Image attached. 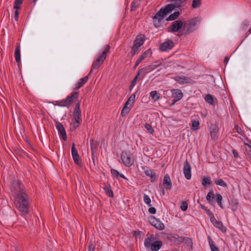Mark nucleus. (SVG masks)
<instances>
[{
	"mask_svg": "<svg viewBox=\"0 0 251 251\" xmlns=\"http://www.w3.org/2000/svg\"><path fill=\"white\" fill-rule=\"evenodd\" d=\"M15 204L16 207L24 214L28 213L29 198L25 193H22L16 196Z\"/></svg>",
	"mask_w": 251,
	"mask_h": 251,
	"instance_id": "nucleus-1",
	"label": "nucleus"
},
{
	"mask_svg": "<svg viewBox=\"0 0 251 251\" xmlns=\"http://www.w3.org/2000/svg\"><path fill=\"white\" fill-rule=\"evenodd\" d=\"M201 18L195 17L186 21L183 23V29L179 31L180 35H188L193 32L200 23Z\"/></svg>",
	"mask_w": 251,
	"mask_h": 251,
	"instance_id": "nucleus-2",
	"label": "nucleus"
},
{
	"mask_svg": "<svg viewBox=\"0 0 251 251\" xmlns=\"http://www.w3.org/2000/svg\"><path fill=\"white\" fill-rule=\"evenodd\" d=\"M110 49V46L108 44L104 47V50L101 53H100L98 55L96 59L93 62L91 70L89 73L88 75H90L94 70L98 69L101 66L106 59L107 54L109 52Z\"/></svg>",
	"mask_w": 251,
	"mask_h": 251,
	"instance_id": "nucleus-3",
	"label": "nucleus"
},
{
	"mask_svg": "<svg viewBox=\"0 0 251 251\" xmlns=\"http://www.w3.org/2000/svg\"><path fill=\"white\" fill-rule=\"evenodd\" d=\"M155 238L153 234H151L146 238L144 241V246L148 250L151 251H158L162 246L161 241H155Z\"/></svg>",
	"mask_w": 251,
	"mask_h": 251,
	"instance_id": "nucleus-4",
	"label": "nucleus"
},
{
	"mask_svg": "<svg viewBox=\"0 0 251 251\" xmlns=\"http://www.w3.org/2000/svg\"><path fill=\"white\" fill-rule=\"evenodd\" d=\"M80 103L78 101L75 105L73 114V128L75 130L82 123V120L81 118V112L80 109Z\"/></svg>",
	"mask_w": 251,
	"mask_h": 251,
	"instance_id": "nucleus-5",
	"label": "nucleus"
},
{
	"mask_svg": "<svg viewBox=\"0 0 251 251\" xmlns=\"http://www.w3.org/2000/svg\"><path fill=\"white\" fill-rule=\"evenodd\" d=\"M24 186L19 180H15L11 183V191L13 194L16 196L22 193H25L24 189Z\"/></svg>",
	"mask_w": 251,
	"mask_h": 251,
	"instance_id": "nucleus-6",
	"label": "nucleus"
},
{
	"mask_svg": "<svg viewBox=\"0 0 251 251\" xmlns=\"http://www.w3.org/2000/svg\"><path fill=\"white\" fill-rule=\"evenodd\" d=\"M121 159L124 165L128 167L131 166L134 162V159L131 158L129 151H123L121 153Z\"/></svg>",
	"mask_w": 251,
	"mask_h": 251,
	"instance_id": "nucleus-7",
	"label": "nucleus"
},
{
	"mask_svg": "<svg viewBox=\"0 0 251 251\" xmlns=\"http://www.w3.org/2000/svg\"><path fill=\"white\" fill-rule=\"evenodd\" d=\"M148 221L151 225L159 230H162L165 228L164 224L160 220L154 216H151L149 217Z\"/></svg>",
	"mask_w": 251,
	"mask_h": 251,
	"instance_id": "nucleus-8",
	"label": "nucleus"
},
{
	"mask_svg": "<svg viewBox=\"0 0 251 251\" xmlns=\"http://www.w3.org/2000/svg\"><path fill=\"white\" fill-rule=\"evenodd\" d=\"M162 237L164 239H167L171 242H172L176 245H179L182 243V236H179L177 234H171L169 233H164Z\"/></svg>",
	"mask_w": 251,
	"mask_h": 251,
	"instance_id": "nucleus-9",
	"label": "nucleus"
},
{
	"mask_svg": "<svg viewBox=\"0 0 251 251\" xmlns=\"http://www.w3.org/2000/svg\"><path fill=\"white\" fill-rule=\"evenodd\" d=\"M183 23L180 20H176L172 23L171 26L168 27V31L170 32H177L181 28L183 29Z\"/></svg>",
	"mask_w": 251,
	"mask_h": 251,
	"instance_id": "nucleus-10",
	"label": "nucleus"
},
{
	"mask_svg": "<svg viewBox=\"0 0 251 251\" xmlns=\"http://www.w3.org/2000/svg\"><path fill=\"white\" fill-rule=\"evenodd\" d=\"M175 46L174 42L171 39H167L165 42L160 44L159 49L162 51H168Z\"/></svg>",
	"mask_w": 251,
	"mask_h": 251,
	"instance_id": "nucleus-11",
	"label": "nucleus"
},
{
	"mask_svg": "<svg viewBox=\"0 0 251 251\" xmlns=\"http://www.w3.org/2000/svg\"><path fill=\"white\" fill-rule=\"evenodd\" d=\"M79 97L78 92L75 91H73L70 95H68L66 98H65L66 102H67L68 107H70L73 103L76 102Z\"/></svg>",
	"mask_w": 251,
	"mask_h": 251,
	"instance_id": "nucleus-12",
	"label": "nucleus"
},
{
	"mask_svg": "<svg viewBox=\"0 0 251 251\" xmlns=\"http://www.w3.org/2000/svg\"><path fill=\"white\" fill-rule=\"evenodd\" d=\"M71 153L75 163L78 166H81V162L79 160V156L74 143L72 145Z\"/></svg>",
	"mask_w": 251,
	"mask_h": 251,
	"instance_id": "nucleus-13",
	"label": "nucleus"
},
{
	"mask_svg": "<svg viewBox=\"0 0 251 251\" xmlns=\"http://www.w3.org/2000/svg\"><path fill=\"white\" fill-rule=\"evenodd\" d=\"M211 138L215 140L218 138L219 128L217 124H212L209 128Z\"/></svg>",
	"mask_w": 251,
	"mask_h": 251,
	"instance_id": "nucleus-14",
	"label": "nucleus"
},
{
	"mask_svg": "<svg viewBox=\"0 0 251 251\" xmlns=\"http://www.w3.org/2000/svg\"><path fill=\"white\" fill-rule=\"evenodd\" d=\"M183 171L186 178L190 179L191 178V167L187 159L184 162Z\"/></svg>",
	"mask_w": 251,
	"mask_h": 251,
	"instance_id": "nucleus-15",
	"label": "nucleus"
},
{
	"mask_svg": "<svg viewBox=\"0 0 251 251\" xmlns=\"http://www.w3.org/2000/svg\"><path fill=\"white\" fill-rule=\"evenodd\" d=\"M171 91L172 92V98H173V103L179 101L182 98L183 94L180 90L173 89Z\"/></svg>",
	"mask_w": 251,
	"mask_h": 251,
	"instance_id": "nucleus-16",
	"label": "nucleus"
},
{
	"mask_svg": "<svg viewBox=\"0 0 251 251\" xmlns=\"http://www.w3.org/2000/svg\"><path fill=\"white\" fill-rule=\"evenodd\" d=\"M55 126L59 134L62 136L63 139L66 141L67 140V134L63 125L58 121H55Z\"/></svg>",
	"mask_w": 251,
	"mask_h": 251,
	"instance_id": "nucleus-17",
	"label": "nucleus"
},
{
	"mask_svg": "<svg viewBox=\"0 0 251 251\" xmlns=\"http://www.w3.org/2000/svg\"><path fill=\"white\" fill-rule=\"evenodd\" d=\"M178 8L174 3L168 4L164 8H162L159 10V14L161 13L163 16H166L168 13L175 9Z\"/></svg>",
	"mask_w": 251,
	"mask_h": 251,
	"instance_id": "nucleus-18",
	"label": "nucleus"
},
{
	"mask_svg": "<svg viewBox=\"0 0 251 251\" xmlns=\"http://www.w3.org/2000/svg\"><path fill=\"white\" fill-rule=\"evenodd\" d=\"M165 16H163L161 13L159 14V11L157 12L153 17V25L156 27H159L162 25V22Z\"/></svg>",
	"mask_w": 251,
	"mask_h": 251,
	"instance_id": "nucleus-19",
	"label": "nucleus"
},
{
	"mask_svg": "<svg viewBox=\"0 0 251 251\" xmlns=\"http://www.w3.org/2000/svg\"><path fill=\"white\" fill-rule=\"evenodd\" d=\"M213 226L218 228L223 233H226V228L225 226L221 221L217 220L216 219L213 218V220L210 221Z\"/></svg>",
	"mask_w": 251,
	"mask_h": 251,
	"instance_id": "nucleus-20",
	"label": "nucleus"
},
{
	"mask_svg": "<svg viewBox=\"0 0 251 251\" xmlns=\"http://www.w3.org/2000/svg\"><path fill=\"white\" fill-rule=\"evenodd\" d=\"M145 41V36L143 34H139L136 37L135 39L133 41V44L140 47L144 44Z\"/></svg>",
	"mask_w": 251,
	"mask_h": 251,
	"instance_id": "nucleus-21",
	"label": "nucleus"
},
{
	"mask_svg": "<svg viewBox=\"0 0 251 251\" xmlns=\"http://www.w3.org/2000/svg\"><path fill=\"white\" fill-rule=\"evenodd\" d=\"M174 79L180 84L188 83L191 81V79L189 77L184 75L176 76Z\"/></svg>",
	"mask_w": 251,
	"mask_h": 251,
	"instance_id": "nucleus-22",
	"label": "nucleus"
},
{
	"mask_svg": "<svg viewBox=\"0 0 251 251\" xmlns=\"http://www.w3.org/2000/svg\"><path fill=\"white\" fill-rule=\"evenodd\" d=\"M163 184L167 190H170L172 188V182L170 177L168 174H166L163 178Z\"/></svg>",
	"mask_w": 251,
	"mask_h": 251,
	"instance_id": "nucleus-23",
	"label": "nucleus"
},
{
	"mask_svg": "<svg viewBox=\"0 0 251 251\" xmlns=\"http://www.w3.org/2000/svg\"><path fill=\"white\" fill-rule=\"evenodd\" d=\"M144 173L147 176L151 177V182H154L157 181L156 174L153 170L150 169L146 170L144 171Z\"/></svg>",
	"mask_w": 251,
	"mask_h": 251,
	"instance_id": "nucleus-24",
	"label": "nucleus"
},
{
	"mask_svg": "<svg viewBox=\"0 0 251 251\" xmlns=\"http://www.w3.org/2000/svg\"><path fill=\"white\" fill-rule=\"evenodd\" d=\"M89 75H87L83 78L79 79L78 82L75 84V90H78L80 88L82 87L85 83H86L88 80V76Z\"/></svg>",
	"mask_w": 251,
	"mask_h": 251,
	"instance_id": "nucleus-25",
	"label": "nucleus"
},
{
	"mask_svg": "<svg viewBox=\"0 0 251 251\" xmlns=\"http://www.w3.org/2000/svg\"><path fill=\"white\" fill-rule=\"evenodd\" d=\"M150 72H151L147 66L140 69L137 73V75L140 76L139 80L143 79L144 76Z\"/></svg>",
	"mask_w": 251,
	"mask_h": 251,
	"instance_id": "nucleus-26",
	"label": "nucleus"
},
{
	"mask_svg": "<svg viewBox=\"0 0 251 251\" xmlns=\"http://www.w3.org/2000/svg\"><path fill=\"white\" fill-rule=\"evenodd\" d=\"M181 241L182 243L184 242L185 244L187 246L189 250H193V243L192 239L191 238L187 237L182 236Z\"/></svg>",
	"mask_w": 251,
	"mask_h": 251,
	"instance_id": "nucleus-27",
	"label": "nucleus"
},
{
	"mask_svg": "<svg viewBox=\"0 0 251 251\" xmlns=\"http://www.w3.org/2000/svg\"><path fill=\"white\" fill-rule=\"evenodd\" d=\"M90 148L91 151L92 156L95 153L96 150L98 148L99 143L97 141H95L93 139H91L90 140Z\"/></svg>",
	"mask_w": 251,
	"mask_h": 251,
	"instance_id": "nucleus-28",
	"label": "nucleus"
},
{
	"mask_svg": "<svg viewBox=\"0 0 251 251\" xmlns=\"http://www.w3.org/2000/svg\"><path fill=\"white\" fill-rule=\"evenodd\" d=\"M215 197V195L214 194V191L213 189H211L208 193H207L206 199L207 201L211 204L214 202V198Z\"/></svg>",
	"mask_w": 251,
	"mask_h": 251,
	"instance_id": "nucleus-29",
	"label": "nucleus"
},
{
	"mask_svg": "<svg viewBox=\"0 0 251 251\" xmlns=\"http://www.w3.org/2000/svg\"><path fill=\"white\" fill-rule=\"evenodd\" d=\"M186 0H169V1L174 3L178 9H180V7L185 5Z\"/></svg>",
	"mask_w": 251,
	"mask_h": 251,
	"instance_id": "nucleus-30",
	"label": "nucleus"
},
{
	"mask_svg": "<svg viewBox=\"0 0 251 251\" xmlns=\"http://www.w3.org/2000/svg\"><path fill=\"white\" fill-rule=\"evenodd\" d=\"M202 185L204 187H206L208 185H211L212 184V180L210 177L208 176H204L202 179Z\"/></svg>",
	"mask_w": 251,
	"mask_h": 251,
	"instance_id": "nucleus-31",
	"label": "nucleus"
},
{
	"mask_svg": "<svg viewBox=\"0 0 251 251\" xmlns=\"http://www.w3.org/2000/svg\"><path fill=\"white\" fill-rule=\"evenodd\" d=\"M209 245L211 249V251H219V248L216 247L210 236L207 237Z\"/></svg>",
	"mask_w": 251,
	"mask_h": 251,
	"instance_id": "nucleus-32",
	"label": "nucleus"
},
{
	"mask_svg": "<svg viewBox=\"0 0 251 251\" xmlns=\"http://www.w3.org/2000/svg\"><path fill=\"white\" fill-rule=\"evenodd\" d=\"M216 201L217 202L218 205L222 209H224V206L222 204L223 197L219 193H216L215 194Z\"/></svg>",
	"mask_w": 251,
	"mask_h": 251,
	"instance_id": "nucleus-33",
	"label": "nucleus"
},
{
	"mask_svg": "<svg viewBox=\"0 0 251 251\" xmlns=\"http://www.w3.org/2000/svg\"><path fill=\"white\" fill-rule=\"evenodd\" d=\"M152 52L151 51V50L150 49L146 50L144 52V53L140 56L139 59L142 61L143 60H144L145 58L150 57L151 55Z\"/></svg>",
	"mask_w": 251,
	"mask_h": 251,
	"instance_id": "nucleus-34",
	"label": "nucleus"
},
{
	"mask_svg": "<svg viewBox=\"0 0 251 251\" xmlns=\"http://www.w3.org/2000/svg\"><path fill=\"white\" fill-rule=\"evenodd\" d=\"M15 57L17 62H19L21 61L20 47L19 45H17L16 47Z\"/></svg>",
	"mask_w": 251,
	"mask_h": 251,
	"instance_id": "nucleus-35",
	"label": "nucleus"
},
{
	"mask_svg": "<svg viewBox=\"0 0 251 251\" xmlns=\"http://www.w3.org/2000/svg\"><path fill=\"white\" fill-rule=\"evenodd\" d=\"M103 190L107 196L110 198H113L114 197L113 191L111 189L110 185L105 186L103 187Z\"/></svg>",
	"mask_w": 251,
	"mask_h": 251,
	"instance_id": "nucleus-36",
	"label": "nucleus"
},
{
	"mask_svg": "<svg viewBox=\"0 0 251 251\" xmlns=\"http://www.w3.org/2000/svg\"><path fill=\"white\" fill-rule=\"evenodd\" d=\"M204 100L205 101L209 104L211 105H215L214 102V97L212 95L207 94L204 98Z\"/></svg>",
	"mask_w": 251,
	"mask_h": 251,
	"instance_id": "nucleus-37",
	"label": "nucleus"
},
{
	"mask_svg": "<svg viewBox=\"0 0 251 251\" xmlns=\"http://www.w3.org/2000/svg\"><path fill=\"white\" fill-rule=\"evenodd\" d=\"M140 4V0H133L131 3V11H134Z\"/></svg>",
	"mask_w": 251,
	"mask_h": 251,
	"instance_id": "nucleus-38",
	"label": "nucleus"
},
{
	"mask_svg": "<svg viewBox=\"0 0 251 251\" xmlns=\"http://www.w3.org/2000/svg\"><path fill=\"white\" fill-rule=\"evenodd\" d=\"M192 122V126L191 129L192 130H195L199 128V126L200 125V122L198 119H192L191 121Z\"/></svg>",
	"mask_w": 251,
	"mask_h": 251,
	"instance_id": "nucleus-39",
	"label": "nucleus"
},
{
	"mask_svg": "<svg viewBox=\"0 0 251 251\" xmlns=\"http://www.w3.org/2000/svg\"><path fill=\"white\" fill-rule=\"evenodd\" d=\"M53 103L55 105H57L60 107H67L68 104L67 102H66L65 99H63L61 100L54 101Z\"/></svg>",
	"mask_w": 251,
	"mask_h": 251,
	"instance_id": "nucleus-40",
	"label": "nucleus"
},
{
	"mask_svg": "<svg viewBox=\"0 0 251 251\" xmlns=\"http://www.w3.org/2000/svg\"><path fill=\"white\" fill-rule=\"evenodd\" d=\"M128 105L125 104V105L122 110L121 115L123 117L125 116L127 113H128L131 108L132 107H130V106L129 107H128Z\"/></svg>",
	"mask_w": 251,
	"mask_h": 251,
	"instance_id": "nucleus-41",
	"label": "nucleus"
},
{
	"mask_svg": "<svg viewBox=\"0 0 251 251\" xmlns=\"http://www.w3.org/2000/svg\"><path fill=\"white\" fill-rule=\"evenodd\" d=\"M180 15V12L179 11L175 12L174 13L171 14L169 16H168L166 20L167 21H173L177 19Z\"/></svg>",
	"mask_w": 251,
	"mask_h": 251,
	"instance_id": "nucleus-42",
	"label": "nucleus"
},
{
	"mask_svg": "<svg viewBox=\"0 0 251 251\" xmlns=\"http://www.w3.org/2000/svg\"><path fill=\"white\" fill-rule=\"evenodd\" d=\"M135 97H136V95H135V93L132 94L130 96V97L128 98L127 100L126 101L125 104H126L127 105H129L130 104V107H132L133 104L134 102V100H135Z\"/></svg>",
	"mask_w": 251,
	"mask_h": 251,
	"instance_id": "nucleus-43",
	"label": "nucleus"
},
{
	"mask_svg": "<svg viewBox=\"0 0 251 251\" xmlns=\"http://www.w3.org/2000/svg\"><path fill=\"white\" fill-rule=\"evenodd\" d=\"M238 202L237 200H232L230 202L231 208L233 211H236L238 209Z\"/></svg>",
	"mask_w": 251,
	"mask_h": 251,
	"instance_id": "nucleus-44",
	"label": "nucleus"
},
{
	"mask_svg": "<svg viewBox=\"0 0 251 251\" xmlns=\"http://www.w3.org/2000/svg\"><path fill=\"white\" fill-rule=\"evenodd\" d=\"M214 183L216 185H220L223 187L227 188V184L222 179H218L214 180Z\"/></svg>",
	"mask_w": 251,
	"mask_h": 251,
	"instance_id": "nucleus-45",
	"label": "nucleus"
},
{
	"mask_svg": "<svg viewBox=\"0 0 251 251\" xmlns=\"http://www.w3.org/2000/svg\"><path fill=\"white\" fill-rule=\"evenodd\" d=\"M139 48L137 47V45H135L133 44L131 49V54L132 56H134L136 54L138 53L139 52Z\"/></svg>",
	"mask_w": 251,
	"mask_h": 251,
	"instance_id": "nucleus-46",
	"label": "nucleus"
},
{
	"mask_svg": "<svg viewBox=\"0 0 251 251\" xmlns=\"http://www.w3.org/2000/svg\"><path fill=\"white\" fill-rule=\"evenodd\" d=\"M244 145L246 149V151L250 159V163L251 164V145L246 143H244Z\"/></svg>",
	"mask_w": 251,
	"mask_h": 251,
	"instance_id": "nucleus-47",
	"label": "nucleus"
},
{
	"mask_svg": "<svg viewBox=\"0 0 251 251\" xmlns=\"http://www.w3.org/2000/svg\"><path fill=\"white\" fill-rule=\"evenodd\" d=\"M150 96L152 100L154 101L158 100L160 97L157 94V92L156 91H152L150 93Z\"/></svg>",
	"mask_w": 251,
	"mask_h": 251,
	"instance_id": "nucleus-48",
	"label": "nucleus"
},
{
	"mask_svg": "<svg viewBox=\"0 0 251 251\" xmlns=\"http://www.w3.org/2000/svg\"><path fill=\"white\" fill-rule=\"evenodd\" d=\"M143 199H144V202L146 204H147L149 206H151V200L150 197L148 195H147L146 194H144Z\"/></svg>",
	"mask_w": 251,
	"mask_h": 251,
	"instance_id": "nucleus-49",
	"label": "nucleus"
},
{
	"mask_svg": "<svg viewBox=\"0 0 251 251\" xmlns=\"http://www.w3.org/2000/svg\"><path fill=\"white\" fill-rule=\"evenodd\" d=\"M201 5V0H193L192 3V7L193 8H196L200 6Z\"/></svg>",
	"mask_w": 251,
	"mask_h": 251,
	"instance_id": "nucleus-50",
	"label": "nucleus"
},
{
	"mask_svg": "<svg viewBox=\"0 0 251 251\" xmlns=\"http://www.w3.org/2000/svg\"><path fill=\"white\" fill-rule=\"evenodd\" d=\"M205 212H206V214L209 217L210 221H211L213 220V218H215V216L214 215V214L212 213V212L208 208H206L205 209Z\"/></svg>",
	"mask_w": 251,
	"mask_h": 251,
	"instance_id": "nucleus-51",
	"label": "nucleus"
},
{
	"mask_svg": "<svg viewBox=\"0 0 251 251\" xmlns=\"http://www.w3.org/2000/svg\"><path fill=\"white\" fill-rule=\"evenodd\" d=\"M24 0H15L14 2V9H20V5L21 4Z\"/></svg>",
	"mask_w": 251,
	"mask_h": 251,
	"instance_id": "nucleus-52",
	"label": "nucleus"
},
{
	"mask_svg": "<svg viewBox=\"0 0 251 251\" xmlns=\"http://www.w3.org/2000/svg\"><path fill=\"white\" fill-rule=\"evenodd\" d=\"M111 173L113 177H115L118 179L119 177V172L115 169H112L111 170Z\"/></svg>",
	"mask_w": 251,
	"mask_h": 251,
	"instance_id": "nucleus-53",
	"label": "nucleus"
},
{
	"mask_svg": "<svg viewBox=\"0 0 251 251\" xmlns=\"http://www.w3.org/2000/svg\"><path fill=\"white\" fill-rule=\"evenodd\" d=\"M180 209L183 211H185L188 208V203L186 201H182L180 204Z\"/></svg>",
	"mask_w": 251,
	"mask_h": 251,
	"instance_id": "nucleus-54",
	"label": "nucleus"
},
{
	"mask_svg": "<svg viewBox=\"0 0 251 251\" xmlns=\"http://www.w3.org/2000/svg\"><path fill=\"white\" fill-rule=\"evenodd\" d=\"M145 127L150 133H152L154 131L151 126L149 124L146 123L145 125Z\"/></svg>",
	"mask_w": 251,
	"mask_h": 251,
	"instance_id": "nucleus-55",
	"label": "nucleus"
},
{
	"mask_svg": "<svg viewBox=\"0 0 251 251\" xmlns=\"http://www.w3.org/2000/svg\"><path fill=\"white\" fill-rule=\"evenodd\" d=\"M139 78H140V76L139 75H137V74L136 75V76H135V77L134 78V79L131 81L132 86H135V85L136 83L137 80L138 79L139 80Z\"/></svg>",
	"mask_w": 251,
	"mask_h": 251,
	"instance_id": "nucleus-56",
	"label": "nucleus"
},
{
	"mask_svg": "<svg viewBox=\"0 0 251 251\" xmlns=\"http://www.w3.org/2000/svg\"><path fill=\"white\" fill-rule=\"evenodd\" d=\"M15 9V11L14 18L16 21H18V18H19V10L20 9Z\"/></svg>",
	"mask_w": 251,
	"mask_h": 251,
	"instance_id": "nucleus-57",
	"label": "nucleus"
},
{
	"mask_svg": "<svg viewBox=\"0 0 251 251\" xmlns=\"http://www.w3.org/2000/svg\"><path fill=\"white\" fill-rule=\"evenodd\" d=\"M148 211H149V212L151 214H155L156 212V208L154 207H150L149 208Z\"/></svg>",
	"mask_w": 251,
	"mask_h": 251,
	"instance_id": "nucleus-58",
	"label": "nucleus"
},
{
	"mask_svg": "<svg viewBox=\"0 0 251 251\" xmlns=\"http://www.w3.org/2000/svg\"><path fill=\"white\" fill-rule=\"evenodd\" d=\"M231 151H232L235 158L236 159V158H239V154H238L237 151L235 149H232Z\"/></svg>",
	"mask_w": 251,
	"mask_h": 251,
	"instance_id": "nucleus-59",
	"label": "nucleus"
},
{
	"mask_svg": "<svg viewBox=\"0 0 251 251\" xmlns=\"http://www.w3.org/2000/svg\"><path fill=\"white\" fill-rule=\"evenodd\" d=\"M95 250V246L93 243H90L89 245L88 251H94Z\"/></svg>",
	"mask_w": 251,
	"mask_h": 251,
	"instance_id": "nucleus-60",
	"label": "nucleus"
},
{
	"mask_svg": "<svg viewBox=\"0 0 251 251\" xmlns=\"http://www.w3.org/2000/svg\"><path fill=\"white\" fill-rule=\"evenodd\" d=\"M150 72L155 70L156 68V65H153V64L147 66Z\"/></svg>",
	"mask_w": 251,
	"mask_h": 251,
	"instance_id": "nucleus-61",
	"label": "nucleus"
},
{
	"mask_svg": "<svg viewBox=\"0 0 251 251\" xmlns=\"http://www.w3.org/2000/svg\"><path fill=\"white\" fill-rule=\"evenodd\" d=\"M141 62L142 61L138 58L136 60V62H135V64H134V66L133 67V69H135L137 67V66L141 63Z\"/></svg>",
	"mask_w": 251,
	"mask_h": 251,
	"instance_id": "nucleus-62",
	"label": "nucleus"
},
{
	"mask_svg": "<svg viewBox=\"0 0 251 251\" xmlns=\"http://www.w3.org/2000/svg\"><path fill=\"white\" fill-rule=\"evenodd\" d=\"M237 132L241 135H242L243 131L240 127H237Z\"/></svg>",
	"mask_w": 251,
	"mask_h": 251,
	"instance_id": "nucleus-63",
	"label": "nucleus"
},
{
	"mask_svg": "<svg viewBox=\"0 0 251 251\" xmlns=\"http://www.w3.org/2000/svg\"><path fill=\"white\" fill-rule=\"evenodd\" d=\"M161 64V63L160 62H159V61H156V62H154L153 63V65H156V68L160 66Z\"/></svg>",
	"mask_w": 251,
	"mask_h": 251,
	"instance_id": "nucleus-64",
	"label": "nucleus"
}]
</instances>
